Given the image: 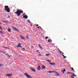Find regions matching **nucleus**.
<instances>
[{"instance_id": "obj_41", "label": "nucleus", "mask_w": 78, "mask_h": 78, "mask_svg": "<svg viewBox=\"0 0 78 78\" xmlns=\"http://www.w3.org/2000/svg\"><path fill=\"white\" fill-rule=\"evenodd\" d=\"M37 27H38V26H39V25H37Z\"/></svg>"}, {"instance_id": "obj_47", "label": "nucleus", "mask_w": 78, "mask_h": 78, "mask_svg": "<svg viewBox=\"0 0 78 78\" xmlns=\"http://www.w3.org/2000/svg\"><path fill=\"white\" fill-rule=\"evenodd\" d=\"M59 52H60V50H59Z\"/></svg>"}, {"instance_id": "obj_3", "label": "nucleus", "mask_w": 78, "mask_h": 78, "mask_svg": "<svg viewBox=\"0 0 78 78\" xmlns=\"http://www.w3.org/2000/svg\"><path fill=\"white\" fill-rule=\"evenodd\" d=\"M55 75H56V76H59V74L58 73H57V72H56L55 71Z\"/></svg>"}, {"instance_id": "obj_44", "label": "nucleus", "mask_w": 78, "mask_h": 78, "mask_svg": "<svg viewBox=\"0 0 78 78\" xmlns=\"http://www.w3.org/2000/svg\"><path fill=\"white\" fill-rule=\"evenodd\" d=\"M38 29H39V27H38Z\"/></svg>"}, {"instance_id": "obj_36", "label": "nucleus", "mask_w": 78, "mask_h": 78, "mask_svg": "<svg viewBox=\"0 0 78 78\" xmlns=\"http://www.w3.org/2000/svg\"><path fill=\"white\" fill-rule=\"evenodd\" d=\"M17 47L18 48H19V47H20V46H17Z\"/></svg>"}, {"instance_id": "obj_32", "label": "nucleus", "mask_w": 78, "mask_h": 78, "mask_svg": "<svg viewBox=\"0 0 78 78\" xmlns=\"http://www.w3.org/2000/svg\"><path fill=\"white\" fill-rule=\"evenodd\" d=\"M28 22L29 23H30V20H28Z\"/></svg>"}, {"instance_id": "obj_16", "label": "nucleus", "mask_w": 78, "mask_h": 78, "mask_svg": "<svg viewBox=\"0 0 78 78\" xmlns=\"http://www.w3.org/2000/svg\"><path fill=\"white\" fill-rule=\"evenodd\" d=\"M50 54H48L46 55V56H48L50 55Z\"/></svg>"}, {"instance_id": "obj_24", "label": "nucleus", "mask_w": 78, "mask_h": 78, "mask_svg": "<svg viewBox=\"0 0 78 78\" xmlns=\"http://www.w3.org/2000/svg\"><path fill=\"white\" fill-rule=\"evenodd\" d=\"M2 22H4V23H6V21H3Z\"/></svg>"}, {"instance_id": "obj_22", "label": "nucleus", "mask_w": 78, "mask_h": 78, "mask_svg": "<svg viewBox=\"0 0 78 78\" xmlns=\"http://www.w3.org/2000/svg\"><path fill=\"white\" fill-rule=\"evenodd\" d=\"M62 56H63V57L64 59H65V58H66V56H64V55H63Z\"/></svg>"}, {"instance_id": "obj_55", "label": "nucleus", "mask_w": 78, "mask_h": 78, "mask_svg": "<svg viewBox=\"0 0 78 78\" xmlns=\"http://www.w3.org/2000/svg\"><path fill=\"white\" fill-rule=\"evenodd\" d=\"M0 51H1V50H0Z\"/></svg>"}, {"instance_id": "obj_15", "label": "nucleus", "mask_w": 78, "mask_h": 78, "mask_svg": "<svg viewBox=\"0 0 78 78\" xmlns=\"http://www.w3.org/2000/svg\"><path fill=\"white\" fill-rule=\"evenodd\" d=\"M3 65L2 64H0V67H3Z\"/></svg>"}, {"instance_id": "obj_48", "label": "nucleus", "mask_w": 78, "mask_h": 78, "mask_svg": "<svg viewBox=\"0 0 78 78\" xmlns=\"http://www.w3.org/2000/svg\"><path fill=\"white\" fill-rule=\"evenodd\" d=\"M20 47H22V46H20Z\"/></svg>"}, {"instance_id": "obj_21", "label": "nucleus", "mask_w": 78, "mask_h": 78, "mask_svg": "<svg viewBox=\"0 0 78 78\" xmlns=\"http://www.w3.org/2000/svg\"><path fill=\"white\" fill-rule=\"evenodd\" d=\"M51 40H50V41H49V39L48 40V42H51Z\"/></svg>"}, {"instance_id": "obj_42", "label": "nucleus", "mask_w": 78, "mask_h": 78, "mask_svg": "<svg viewBox=\"0 0 78 78\" xmlns=\"http://www.w3.org/2000/svg\"><path fill=\"white\" fill-rule=\"evenodd\" d=\"M38 51H36V52H38Z\"/></svg>"}, {"instance_id": "obj_13", "label": "nucleus", "mask_w": 78, "mask_h": 78, "mask_svg": "<svg viewBox=\"0 0 78 78\" xmlns=\"http://www.w3.org/2000/svg\"><path fill=\"white\" fill-rule=\"evenodd\" d=\"M8 31L9 32H11V29L8 28Z\"/></svg>"}, {"instance_id": "obj_29", "label": "nucleus", "mask_w": 78, "mask_h": 78, "mask_svg": "<svg viewBox=\"0 0 78 78\" xmlns=\"http://www.w3.org/2000/svg\"><path fill=\"white\" fill-rule=\"evenodd\" d=\"M40 48H41V49H43V48H42V47L41 46L40 47Z\"/></svg>"}, {"instance_id": "obj_4", "label": "nucleus", "mask_w": 78, "mask_h": 78, "mask_svg": "<svg viewBox=\"0 0 78 78\" xmlns=\"http://www.w3.org/2000/svg\"><path fill=\"white\" fill-rule=\"evenodd\" d=\"M12 28L13 29V30H15V31H17V29H16V28L15 27H12Z\"/></svg>"}, {"instance_id": "obj_20", "label": "nucleus", "mask_w": 78, "mask_h": 78, "mask_svg": "<svg viewBox=\"0 0 78 78\" xmlns=\"http://www.w3.org/2000/svg\"><path fill=\"white\" fill-rule=\"evenodd\" d=\"M21 45V44H18V46H19V47H20Z\"/></svg>"}, {"instance_id": "obj_5", "label": "nucleus", "mask_w": 78, "mask_h": 78, "mask_svg": "<svg viewBox=\"0 0 78 78\" xmlns=\"http://www.w3.org/2000/svg\"><path fill=\"white\" fill-rule=\"evenodd\" d=\"M20 37H21V39H22L23 40H24L25 39L24 37H23V36L22 35H20Z\"/></svg>"}, {"instance_id": "obj_9", "label": "nucleus", "mask_w": 78, "mask_h": 78, "mask_svg": "<svg viewBox=\"0 0 78 78\" xmlns=\"http://www.w3.org/2000/svg\"><path fill=\"white\" fill-rule=\"evenodd\" d=\"M61 71L63 73H64L66 72V69H64L63 70H61Z\"/></svg>"}, {"instance_id": "obj_35", "label": "nucleus", "mask_w": 78, "mask_h": 78, "mask_svg": "<svg viewBox=\"0 0 78 78\" xmlns=\"http://www.w3.org/2000/svg\"><path fill=\"white\" fill-rule=\"evenodd\" d=\"M38 55L39 56H42V55L40 54H39Z\"/></svg>"}, {"instance_id": "obj_52", "label": "nucleus", "mask_w": 78, "mask_h": 78, "mask_svg": "<svg viewBox=\"0 0 78 78\" xmlns=\"http://www.w3.org/2000/svg\"><path fill=\"white\" fill-rule=\"evenodd\" d=\"M33 47H34L33 46H32V48H33Z\"/></svg>"}, {"instance_id": "obj_31", "label": "nucleus", "mask_w": 78, "mask_h": 78, "mask_svg": "<svg viewBox=\"0 0 78 78\" xmlns=\"http://www.w3.org/2000/svg\"><path fill=\"white\" fill-rule=\"evenodd\" d=\"M22 49L23 50H25V49L24 48H23Z\"/></svg>"}, {"instance_id": "obj_1", "label": "nucleus", "mask_w": 78, "mask_h": 78, "mask_svg": "<svg viewBox=\"0 0 78 78\" xmlns=\"http://www.w3.org/2000/svg\"><path fill=\"white\" fill-rule=\"evenodd\" d=\"M23 11H21L19 10H17L16 12H15V13L16 14H17V16H20V14H21V13H23Z\"/></svg>"}, {"instance_id": "obj_53", "label": "nucleus", "mask_w": 78, "mask_h": 78, "mask_svg": "<svg viewBox=\"0 0 78 78\" xmlns=\"http://www.w3.org/2000/svg\"><path fill=\"white\" fill-rule=\"evenodd\" d=\"M58 50H59V48H58Z\"/></svg>"}, {"instance_id": "obj_17", "label": "nucleus", "mask_w": 78, "mask_h": 78, "mask_svg": "<svg viewBox=\"0 0 78 78\" xmlns=\"http://www.w3.org/2000/svg\"><path fill=\"white\" fill-rule=\"evenodd\" d=\"M67 74H72V73H71V72H68L67 73Z\"/></svg>"}, {"instance_id": "obj_25", "label": "nucleus", "mask_w": 78, "mask_h": 78, "mask_svg": "<svg viewBox=\"0 0 78 78\" xmlns=\"http://www.w3.org/2000/svg\"><path fill=\"white\" fill-rule=\"evenodd\" d=\"M0 29L2 31V30H3V29H2V28H1V27H0Z\"/></svg>"}, {"instance_id": "obj_11", "label": "nucleus", "mask_w": 78, "mask_h": 78, "mask_svg": "<svg viewBox=\"0 0 78 78\" xmlns=\"http://www.w3.org/2000/svg\"><path fill=\"white\" fill-rule=\"evenodd\" d=\"M6 75L7 76H12V74H6Z\"/></svg>"}, {"instance_id": "obj_51", "label": "nucleus", "mask_w": 78, "mask_h": 78, "mask_svg": "<svg viewBox=\"0 0 78 78\" xmlns=\"http://www.w3.org/2000/svg\"><path fill=\"white\" fill-rule=\"evenodd\" d=\"M64 54V53H62V55H63Z\"/></svg>"}, {"instance_id": "obj_14", "label": "nucleus", "mask_w": 78, "mask_h": 78, "mask_svg": "<svg viewBox=\"0 0 78 78\" xmlns=\"http://www.w3.org/2000/svg\"><path fill=\"white\" fill-rule=\"evenodd\" d=\"M31 70L32 71V72H36V70H35V69H31Z\"/></svg>"}, {"instance_id": "obj_50", "label": "nucleus", "mask_w": 78, "mask_h": 78, "mask_svg": "<svg viewBox=\"0 0 78 78\" xmlns=\"http://www.w3.org/2000/svg\"><path fill=\"white\" fill-rule=\"evenodd\" d=\"M31 26H33V25H31Z\"/></svg>"}, {"instance_id": "obj_40", "label": "nucleus", "mask_w": 78, "mask_h": 78, "mask_svg": "<svg viewBox=\"0 0 78 78\" xmlns=\"http://www.w3.org/2000/svg\"><path fill=\"white\" fill-rule=\"evenodd\" d=\"M59 53H62V52H60Z\"/></svg>"}, {"instance_id": "obj_7", "label": "nucleus", "mask_w": 78, "mask_h": 78, "mask_svg": "<svg viewBox=\"0 0 78 78\" xmlns=\"http://www.w3.org/2000/svg\"><path fill=\"white\" fill-rule=\"evenodd\" d=\"M23 18L24 19H27L28 18V16L26 15H24L23 16Z\"/></svg>"}, {"instance_id": "obj_54", "label": "nucleus", "mask_w": 78, "mask_h": 78, "mask_svg": "<svg viewBox=\"0 0 78 78\" xmlns=\"http://www.w3.org/2000/svg\"><path fill=\"white\" fill-rule=\"evenodd\" d=\"M64 40H66V39H65Z\"/></svg>"}, {"instance_id": "obj_6", "label": "nucleus", "mask_w": 78, "mask_h": 78, "mask_svg": "<svg viewBox=\"0 0 78 78\" xmlns=\"http://www.w3.org/2000/svg\"><path fill=\"white\" fill-rule=\"evenodd\" d=\"M55 73V71H49L47 72V73Z\"/></svg>"}, {"instance_id": "obj_30", "label": "nucleus", "mask_w": 78, "mask_h": 78, "mask_svg": "<svg viewBox=\"0 0 78 78\" xmlns=\"http://www.w3.org/2000/svg\"><path fill=\"white\" fill-rule=\"evenodd\" d=\"M71 78H74V77L73 76H71Z\"/></svg>"}, {"instance_id": "obj_26", "label": "nucleus", "mask_w": 78, "mask_h": 78, "mask_svg": "<svg viewBox=\"0 0 78 78\" xmlns=\"http://www.w3.org/2000/svg\"><path fill=\"white\" fill-rule=\"evenodd\" d=\"M6 55H7V56L8 57H9V55L7 54H6Z\"/></svg>"}, {"instance_id": "obj_23", "label": "nucleus", "mask_w": 78, "mask_h": 78, "mask_svg": "<svg viewBox=\"0 0 78 78\" xmlns=\"http://www.w3.org/2000/svg\"><path fill=\"white\" fill-rule=\"evenodd\" d=\"M71 69H72V70H73L74 71V72H75V70H74V69H73V68H71Z\"/></svg>"}, {"instance_id": "obj_43", "label": "nucleus", "mask_w": 78, "mask_h": 78, "mask_svg": "<svg viewBox=\"0 0 78 78\" xmlns=\"http://www.w3.org/2000/svg\"><path fill=\"white\" fill-rule=\"evenodd\" d=\"M39 28H41V29H42V28H41V27H39Z\"/></svg>"}, {"instance_id": "obj_49", "label": "nucleus", "mask_w": 78, "mask_h": 78, "mask_svg": "<svg viewBox=\"0 0 78 78\" xmlns=\"http://www.w3.org/2000/svg\"><path fill=\"white\" fill-rule=\"evenodd\" d=\"M3 47H4V48H5V46H3Z\"/></svg>"}, {"instance_id": "obj_18", "label": "nucleus", "mask_w": 78, "mask_h": 78, "mask_svg": "<svg viewBox=\"0 0 78 78\" xmlns=\"http://www.w3.org/2000/svg\"><path fill=\"white\" fill-rule=\"evenodd\" d=\"M0 33H1V34H3V32H2V31H0Z\"/></svg>"}, {"instance_id": "obj_34", "label": "nucleus", "mask_w": 78, "mask_h": 78, "mask_svg": "<svg viewBox=\"0 0 78 78\" xmlns=\"http://www.w3.org/2000/svg\"><path fill=\"white\" fill-rule=\"evenodd\" d=\"M38 46L39 47H41V45H40V44H38Z\"/></svg>"}, {"instance_id": "obj_46", "label": "nucleus", "mask_w": 78, "mask_h": 78, "mask_svg": "<svg viewBox=\"0 0 78 78\" xmlns=\"http://www.w3.org/2000/svg\"><path fill=\"white\" fill-rule=\"evenodd\" d=\"M38 53L40 54V52H39Z\"/></svg>"}, {"instance_id": "obj_45", "label": "nucleus", "mask_w": 78, "mask_h": 78, "mask_svg": "<svg viewBox=\"0 0 78 78\" xmlns=\"http://www.w3.org/2000/svg\"><path fill=\"white\" fill-rule=\"evenodd\" d=\"M1 24H2V23H0V25H1Z\"/></svg>"}, {"instance_id": "obj_8", "label": "nucleus", "mask_w": 78, "mask_h": 78, "mask_svg": "<svg viewBox=\"0 0 78 78\" xmlns=\"http://www.w3.org/2000/svg\"><path fill=\"white\" fill-rule=\"evenodd\" d=\"M37 69L38 70H41V66H38Z\"/></svg>"}, {"instance_id": "obj_10", "label": "nucleus", "mask_w": 78, "mask_h": 78, "mask_svg": "<svg viewBox=\"0 0 78 78\" xmlns=\"http://www.w3.org/2000/svg\"><path fill=\"white\" fill-rule=\"evenodd\" d=\"M46 68V67L44 65H42V69H45Z\"/></svg>"}, {"instance_id": "obj_33", "label": "nucleus", "mask_w": 78, "mask_h": 78, "mask_svg": "<svg viewBox=\"0 0 78 78\" xmlns=\"http://www.w3.org/2000/svg\"><path fill=\"white\" fill-rule=\"evenodd\" d=\"M27 39H29V38H28V36H27Z\"/></svg>"}, {"instance_id": "obj_38", "label": "nucleus", "mask_w": 78, "mask_h": 78, "mask_svg": "<svg viewBox=\"0 0 78 78\" xmlns=\"http://www.w3.org/2000/svg\"><path fill=\"white\" fill-rule=\"evenodd\" d=\"M5 48H8V47H5Z\"/></svg>"}, {"instance_id": "obj_2", "label": "nucleus", "mask_w": 78, "mask_h": 78, "mask_svg": "<svg viewBox=\"0 0 78 78\" xmlns=\"http://www.w3.org/2000/svg\"><path fill=\"white\" fill-rule=\"evenodd\" d=\"M4 8H5L4 10L7 11V12H10V9L9 8L8 6H5Z\"/></svg>"}, {"instance_id": "obj_12", "label": "nucleus", "mask_w": 78, "mask_h": 78, "mask_svg": "<svg viewBox=\"0 0 78 78\" xmlns=\"http://www.w3.org/2000/svg\"><path fill=\"white\" fill-rule=\"evenodd\" d=\"M49 64H51V65H55V63H52V62H49Z\"/></svg>"}, {"instance_id": "obj_27", "label": "nucleus", "mask_w": 78, "mask_h": 78, "mask_svg": "<svg viewBox=\"0 0 78 78\" xmlns=\"http://www.w3.org/2000/svg\"><path fill=\"white\" fill-rule=\"evenodd\" d=\"M48 37H45V38L46 39H48Z\"/></svg>"}, {"instance_id": "obj_39", "label": "nucleus", "mask_w": 78, "mask_h": 78, "mask_svg": "<svg viewBox=\"0 0 78 78\" xmlns=\"http://www.w3.org/2000/svg\"><path fill=\"white\" fill-rule=\"evenodd\" d=\"M25 14V13H24V14H23V16H24Z\"/></svg>"}, {"instance_id": "obj_28", "label": "nucleus", "mask_w": 78, "mask_h": 78, "mask_svg": "<svg viewBox=\"0 0 78 78\" xmlns=\"http://www.w3.org/2000/svg\"><path fill=\"white\" fill-rule=\"evenodd\" d=\"M47 61H48V62H51V61L50 60H47Z\"/></svg>"}, {"instance_id": "obj_19", "label": "nucleus", "mask_w": 78, "mask_h": 78, "mask_svg": "<svg viewBox=\"0 0 78 78\" xmlns=\"http://www.w3.org/2000/svg\"><path fill=\"white\" fill-rule=\"evenodd\" d=\"M72 75H73V76H75V77H76V75L74 74H73Z\"/></svg>"}, {"instance_id": "obj_37", "label": "nucleus", "mask_w": 78, "mask_h": 78, "mask_svg": "<svg viewBox=\"0 0 78 78\" xmlns=\"http://www.w3.org/2000/svg\"><path fill=\"white\" fill-rule=\"evenodd\" d=\"M8 17L9 18V17H10V16H8Z\"/></svg>"}]
</instances>
